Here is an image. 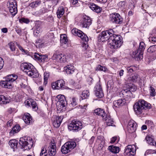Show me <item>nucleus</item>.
Returning a JSON list of instances; mask_svg holds the SVG:
<instances>
[{"mask_svg": "<svg viewBox=\"0 0 156 156\" xmlns=\"http://www.w3.org/2000/svg\"><path fill=\"white\" fill-rule=\"evenodd\" d=\"M68 41L66 35L65 34L62 35L60 36V42L63 45V44H65Z\"/></svg>", "mask_w": 156, "mask_h": 156, "instance_id": "obj_37", "label": "nucleus"}, {"mask_svg": "<svg viewBox=\"0 0 156 156\" xmlns=\"http://www.w3.org/2000/svg\"><path fill=\"white\" fill-rule=\"evenodd\" d=\"M56 146L54 143L51 142L48 148V152L50 156H54L56 153Z\"/></svg>", "mask_w": 156, "mask_h": 156, "instance_id": "obj_20", "label": "nucleus"}, {"mask_svg": "<svg viewBox=\"0 0 156 156\" xmlns=\"http://www.w3.org/2000/svg\"><path fill=\"white\" fill-rule=\"evenodd\" d=\"M31 105L34 111H37L38 109V107L37 104L35 101L33 99L32 101Z\"/></svg>", "mask_w": 156, "mask_h": 156, "instance_id": "obj_46", "label": "nucleus"}, {"mask_svg": "<svg viewBox=\"0 0 156 156\" xmlns=\"http://www.w3.org/2000/svg\"><path fill=\"white\" fill-rule=\"evenodd\" d=\"M127 69L128 72L131 73L135 70V67L134 66L128 67L127 68Z\"/></svg>", "mask_w": 156, "mask_h": 156, "instance_id": "obj_53", "label": "nucleus"}, {"mask_svg": "<svg viewBox=\"0 0 156 156\" xmlns=\"http://www.w3.org/2000/svg\"><path fill=\"white\" fill-rule=\"evenodd\" d=\"M90 95L89 92L88 90H84L83 91L81 97L82 99H87Z\"/></svg>", "mask_w": 156, "mask_h": 156, "instance_id": "obj_39", "label": "nucleus"}, {"mask_svg": "<svg viewBox=\"0 0 156 156\" xmlns=\"http://www.w3.org/2000/svg\"><path fill=\"white\" fill-rule=\"evenodd\" d=\"M45 9L44 8H43L40 9L39 11H36L35 12V15L37 16H40V15L45 12Z\"/></svg>", "mask_w": 156, "mask_h": 156, "instance_id": "obj_49", "label": "nucleus"}, {"mask_svg": "<svg viewBox=\"0 0 156 156\" xmlns=\"http://www.w3.org/2000/svg\"><path fill=\"white\" fill-rule=\"evenodd\" d=\"M19 144L25 149L29 150L33 146V140L29 136H24L20 139Z\"/></svg>", "mask_w": 156, "mask_h": 156, "instance_id": "obj_4", "label": "nucleus"}, {"mask_svg": "<svg viewBox=\"0 0 156 156\" xmlns=\"http://www.w3.org/2000/svg\"><path fill=\"white\" fill-rule=\"evenodd\" d=\"M64 12V9L63 7H59L57 10V14L58 18H60L63 15Z\"/></svg>", "mask_w": 156, "mask_h": 156, "instance_id": "obj_34", "label": "nucleus"}, {"mask_svg": "<svg viewBox=\"0 0 156 156\" xmlns=\"http://www.w3.org/2000/svg\"><path fill=\"white\" fill-rule=\"evenodd\" d=\"M119 8L121 9H123L126 7V5L125 1L120 2L118 4Z\"/></svg>", "mask_w": 156, "mask_h": 156, "instance_id": "obj_42", "label": "nucleus"}, {"mask_svg": "<svg viewBox=\"0 0 156 156\" xmlns=\"http://www.w3.org/2000/svg\"><path fill=\"white\" fill-rule=\"evenodd\" d=\"M108 149L110 151L114 153H118L119 152V148L114 145H111L108 147Z\"/></svg>", "mask_w": 156, "mask_h": 156, "instance_id": "obj_32", "label": "nucleus"}, {"mask_svg": "<svg viewBox=\"0 0 156 156\" xmlns=\"http://www.w3.org/2000/svg\"><path fill=\"white\" fill-rule=\"evenodd\" d=\"M32 101H33V99H31L27 100L25 102V105L27 106H30Z\"/></svg>", "mask_w": 156, "mask_h": 156, "instance_id": "obj_56", "label": "nucleus"}, {"mask_svg": "<svg viewBox=\"0 0 156 156\" xmlns=\"http://www.w3.org/2000/svg\"><path fill=\"white\" fill-rule=\"evenodd\" d=\"M117 139V137L114 136L112 137L110 141V143L111 144L115 142Z\"/></svg>", "mask_w": 156, "mask_h": 156, "instance_id": "obj_61", "label": "nucleus"}, {"mask_svg": "<svg viewBox=\"0 0 156 156\" xmlns=\"http://www.w3.org/2000/svg\"><path fill=\"white\" fill-rule=\"evenodd\" d=\"M19 21L21 23H28L30 22V21L28 19L24 18H22L20 19Z\"/></svg>", "mask_w": 156, "mask_h": 156, "instance_id": "obj_52", "label": "nucleus"}, {"mask_svg": "<svg viewBox=\"0 0 156 156\" xmlns=\"http://www.w3.org/2000/svg\"><path fill=\"white\" fill-rule=\"evenodd\" d=\"M110 20L112 22L117 24H121L123 21L122 17L117 13L112 14L110 15Z\"/></svg>", "mask_w": 156, "mask_h": 156, "instance_id": "obj_12", "label": "nucleus"}, {"mask_svg": "<svg viewBox=\"0 0 156 156\" xmlns=\"http://www.w3.org/2000/svg\"><path fill=\"white\" fill-rule=\"evenodd\" d=\"M156 51V45H152L150 46L147 49L148 52L152 53L155 52Z\"/></svg>", "mask_w": 156, "mask_h": 156, "instance_id": "obj_45", "label": "nucleus"}, {"mask_svg": "<svg viewBox=\"0 0 156 156\" xmlns=\"http://www.w3.org/2000/svg\"><path fill=\"white\" fill-rule=\"evenodd\" d=\"M57 101L56 105L57 107L59 108L60 109L65 107L66 104V102L65 96L62 95H58L57 96Z\"/></svg>", "mask_w": 156, "mask_h": 156, "instance_id": "obj_10", "label": "nucleus"}, {"mask_svg": "<svg viewBox=\"0 0 156 156\" xmlns=\"http://www.w3.org/2000/svg\"><path fill=\"white\" fill-rule=\"evenodd\" d=\"M51 87L53 90H64L66 89L65 82L62 79L58 80L51 83Z\"/></svg>", "mask_w": 156, "mask_h": 156, "instance_id": "obj_9", "label": "nucleus"}, {"mask_svg": "<svg viewBox=\"0 0 156 156\" xmlns=\"http://www.w3.org/2000/svg\"><path fill=\"white\" fill-rule=\"evenodd\" d=\"M125 101L124 99H120L114 101L113 102V105L116 107H119L123 106L125 104Z\"/></svg>", "mask_w": 156, "mask_h": 156, "instance_id": "obj_28", "label": "nucleus"}, {"mask_svg": "<svg viewBox=\"0 0 156 156\" xmlns=\"http://www.w3.org/2000/svg\"><path fill=\"white\" fill-rule=\"evenodd\" d=\"M63 118L62 116L55 117V120L53 122V125L55 127L57 128L60 126Z\"/></svg>", "mask_w": 156, "mask_h": 156, "instance_id": "obj_23", "label": "nucleus"}, {"mask_svg": "<svg viewBox=\"0 0 156 156\" xmlns=\"http://www.w3.org/2000/svg\"><path fill=\"white\" fill-rule=\"evenodd\" d=\"M18 48L22 52H24V53L26 54H29V52L27 50H25L21 47V46L19 45L18 46Z\"/></svg>", "mask_w": 156, "mask_h": 156, "instance_id": "obj_57", "label": "nucleus"}, {"mask_svg": "<svg viewBox=\"0 0 156 156\" xmlns=\"http://www.w3.org/2000/svg\"><path fill=\"white\" fill-rule=\"evenodd\" d=\"M20 129V127L18 125L15 126L12 128L10 132V134L11 136H13L15 134L18 133Z\"/></svg>", "mask_w": 156, "mask_h": 156, "instance_id": "obj_30", "label": "nucleus"}, {"mask_svg": "<svg viewBox=\"0 0 156 156\" xmlns=\"http://www.w3.org/2000/svg\"><path fill=\"white\" fill-rule=\"evenodd\" d=\"M23 120L26 124L29 125L33 122V120L31 116L28 113H25L23 117Z\"/></svg>", "mask_w": 156, "mask_h": 156, "instance_id": "obj_24", "label": "nucleus"}, {"mask_svg": "<svg viewBox=\"0 0 156 156\" xmlns=\"http://www.w3.org/2000/svg\"><path fill=\"white\" fill-rule=\"evenodd\" d=\"M88 6L92 10L97 13H99L101 11V8L94 3H90Z\"/></svg>", "mask_w": 156, "mask_h": 156, "instance_id": "obj_26", "label": "nucleus"}, {"mask_svg": "<svg viewBox=\"0 0 156 156\" xmlns=\"http://www.w3.org/2000/svg\"><path fill=\"white\" fill-rule=\"evenodd\" d=\"M9 45L11 51H13L16 50V47L14 42H10L9 44Z\"/></svg>", "mask_w": 156, "mask_h": 156, "instance_id": "obj_48", "label": "nucleus"}, {"mask_svg": "<svg viewBox=\"0 0 156 156\" xmlns=\"http://www.w3.org/2000/svg\"><path fill=\"white\" fill-rule=\"evenodd\" d=\"M18 76L15 74L8 75L5 76V80L1 81L0 85L2 87L10 89L13 87V83L16 82V80Z\"/></svg>", "mask_w": 156, "mask_h": 156, "instance_id": "obj_3", "label": "nucleus"}, {"mask_svg": "<svg viewBox=\"0 0 156 156\" xmlns=\"http://www.w3.org/2000/svg\"><path fill=\"white\" fill-rule=\"evenodd\" d=\"M65 70L68 74H70L73 73L74 71V67L72 65H68L66 67H64Z\"/></svg>", "mask_w": 156, "mask_h": 156, "instance_id": "obj_29", "label": "nucleus"}, {"mask_svg": "<svg viewBox=\"0 0 156 156\" xmlns=\"http://www.w3.org/2000/svg\"><path fill=\"white\" fill-rule=\"evenodd\" d=\"M52 58L53 60L59 61L61 62H64L66 61V57L64 54L57 51L55 52Z\"/></svg>", "mask_w": 156, "mask_h": 156, "instance_id": "obj_13", "label": "nucleus"}, {"mask_svg": "<svg viewBox=\"0 0 156 156\" xmlns=\"http://www.w3.org/2000/svg\"><path fill=\"white\" fill-rule=\"evenodd\" d=\"M4 65V61L3 58L0 57V70L2 69Z\"/></svg>", "mask_w": 156, "mask_h": 156, "instance_id": "obj_59", "label": "nucleus"}, {"mask_svg": "<svg viewBox=\"0 0 156 156\" xmlns=\"http://www.w3.org/2000/svg\"><path fill=\"white\" fill-rule=\"evenodd\" d=\"M66 144H65L61 147V151L63 154H66L71 151L66 146Z\"/></svg>", "mask_w": 156, "mask_h": 156, "instance_id": "obj_38", "label": "nucleus"}, {"mask_svg": "<svg viewBox=\"0 0 156 156\" xmlns=\"http://www.w3.org/2000/svg\"><path fill=\"white\" fill-rule=\"evenodd\" d=\"M42 31L41 22L40 21H37L34 27L33 33L35 36H37L38 34Z\"/></svg>", "mask_w": 156, "mask_h": 156, "instance_id": "obj_15", "label": "nucleus"}, {"mask_svg": "<svg viewBox=\"0 0 156 156\" xmlns=\"http://www.w3.org/2000/svg\"><path fill=\"white\" fill-rule=\"evenodd\" d=\"M49 74L48 73H44V83L45 85L47 83L48 80L49 78Z\"/></svg>", "mask_w": 156, "mask_h": 156, "instance_id": "obj_47", "label": "nucleus"}, {"mask_svg": "<svg viewBox=\"0 0 156 156\" xmlns=\"http://www.w3.org/2000/svg\"><path fill=\"white\" fill-rule=\"evenodd\" d=\"M32 58L36 60L39 62H44L46 61L48 59V56L45 55H40L37 53H35L32 55Z\"/></svg>", "mask_w": 156, "mask_h": 156, "instance_id": "obj_18", "label": "nucleus"}, {"mask_svg": "<svg viewBox=\"0 0 156 156\" xmlns=\"http://www.w3.org/2000/svg\"><path fill=\"white\" fill-rule=\"evenodd\" d=\"M65 144H67L66 146L70 151L74 149L76 146V143L73 141H68L65 143Z\"/></svg>", "mask_w": 156, "mask_h": 156, "instance_id": "obj_31", "label": "nucleus"}, {"mask_svg": "<svg viewBox=\"0 0 156 156\" xmlns=\"http://www.w3.org/2000/svg\"><path fill=\"white\" fill-rule=\"evenodd\" d=\"M28 76L33 78H38L39 80H41V76L39 74L37 71L36 69L34 66L33 68H31L30 70L26 73Z\"/></svg>", "mask_w": 156, "mask_h": 156, "instance_id": "obj_16", "label": "nucleus"}, {"mask_svg": "<svg viewBox=\"0 0 156 156\" xmlns=\"http://www.w3.org/2000/svg\"><path fill=\"white\" fill-rule=\"evenodd\" d=\"M10 100L4 95H0V104H5L9 102Z\"/></svg>", "mask_w": 156, "mask_h": 156, "instance_id": "obj_33", "label": "nucleus"}, {"mask_svg": "<svg viewBox=\"0 0 156 156\" xmlns=\"http://www.w3.org/2000/svg\"><path fill=\"white\" fill-rule=\"evenodd\" d=\"M105 143V141H102L101 143L99 144V149H101L103 147V145Z\"/></svg>", "mask_w": 156, "mask_h": 156, "instance_id": "obj_64", "label": "nucleus"}, {"mask_svg": "<svg viewBox=\"0 0 156 156\" xmlns=\"http://www.w3.org/2000/svg\"><path fill=\"white\" fill-rule=\"evenodd\" d=\"M150 95L152 96H154L155 95V90L153 87L151 86L150 87Z\"/></svg>", "mask_w": 156, "mask_h": 156, "instance_id": "obj_54", "label": "nucleus"}, {"mask_svg": "<svg viewBox=\"0 0 156 156\" xmlns=\"http://www.w3.org/2000/svg\"><path fill=\"white\" fill-rule=\"evenodd\" d=\"M137 125L136 123L133 120H130L128 122L127 126L128 132L130 133L135 132L136 130Z\"/></svg>", "mask_w": 156, "mask_h": 156, "instance_id": "obj_17", "label": "nucleus"}, {"mask_svg": "<svg viewBox=\"0 0 156 156\" xmlns=\"http://www.w3.org/2000/svg\"><path fill=\"white\" fill-rule=\"evenodd\" d=\"M77 99L75 98H73L71 101V105L73 106H74L77 105Z\"/></svg>", "mask_w": 156, "mask_h": 156, "instance_id": "obj_55", "label": "nucleus"}, {"mask_svg": "<svg viewBox=\"0 0 156 156\" xmlns=\"http://www.w3.org/2000/svg\"><path fill=\"white\" fill-rule=\"evenodd\" d=\"M7 6L11 14L14 16L17 12V5L15 0H9L7 2Z\"/></svg>", "mask_w": 156, "mask_h": 156, "instance_id": "obj_8", "label": "nucleus"}, {"mask_svg": "<svg viewBox=\"0 0 156 156\" xmlns=\"http://www.w3.org/2000/svg\"><path fill=\"white\" fill-rule=\"evenodd\" d=\"M18 144V141L15 139L11 140L9 142V146L13 149L16 148Z\"/></svg>", "mask_w": 156, "mask_h": 156, "instance_id": "obj_35", "label": "nucleus"}, {"mask_svg": "<svg viewBox=\"0 0 156 156\" xmlns=\"http://www.w3.org/2000/svg\"><path fill=\"white\" fill-rule=\"evenodd\" d=\"M83 127L82 122L77 120H73L68 126V128L70 130L77 132L80 130Z\"/></svg>", "mask_w": 156, "mask_h": 156, "instance_id": "obj_6", "label": "nucleus"}, {"mask_svg": "<svg viewBox=\"0 0 156 156\" xmlns=\"http://www.w3.org/2000/svg\"><path fill=\"white\" fill-rule=\"evenodd\" d=\"M137 89L136 86L133 83H129L126 89L122 90L120 94H122L123 97L125 98L126 96L130 97L132 92H135Z\"/></svg>", "mask_w": 156, "mask_h": 156, "instance_id": "obj_7", "label": "nucleus"}, {"mask_svg": "<svg viewBox=\"0 0 156 156\" xmlns=\"http://www.w3.org/2000/svg\"><path fill=\"white\" fill-rule=\"evenodd\" d=\"M132 57L133 58H136L137 60H140L143 58V53L140 51H139L138 50L133 52L132 55Z\"/></svg>", "mask_w": 156, "mask_h": 156, "instance_id": "obj_22", "label": "nucleus"}, {"mask_svg": "<svg viewBox=\"0 0 156 156\" xmlns=\"http://www.w3.org/2000/svg\"><path fill=\"white\" fill-rule=\"evenodd\" d=\"M149 41L152 43L156 42V37H150L149 38Z\"/></svg>", "mask_w": 156, "mask_h": 156, "instance_id": "obj_60", "label": "nucleus"}, {"mask_svg": "<svg viewBox=\"0 0 156 156\" xmlns=\"http://www.w3.org/2000/svg\"><path fill=\"white\" fill-rule=\"evenodd\" d=\"M18 48L22 52H24V53L26 54H29V52L27 50H25L21 47V46L19 45L18 46Z\"/></svg>", "mask_w": 156, "mask_h": 156, "instance_id": "obj_58", "label": "nucleus"}, {"mask_svg": "<svg viewBox=\"0 0 156 156\" xmlns=\"http://www.w3.org/2000/svg\"><path fill=\"white\" fill-rule=\"evenodd\" d=\"M34 66L31 63H24L21 65V69L25 73L28 72L29 70L33 68Z\"/></svg>", "mask_w": 156, "mask_h": 156, "instance_id": "obj_21", "label": "nucleus"}, {"mask_svg": "<svg viewBox=\"0 0 156 156\" xmlns=\"http://www.w3.org/2000/svg\"><path fill=\"white\" fill-rule=\"evenodd\" d=\"M145 140L147 142L151 145L154 146L156 145V143L154 141L153 139L150 136H147L145 137Z\"/></svg>", "mask_w": 156, "mask_h": 156, "instance_id": "obj_36", "label": "nucleus"}, {"mask_svg": "<svg viewBox=\"0 0 156 156\" xmlns=\"http://www.w3.org/2000/svg\"><path fill=\"white\" fill-rule=\"evenodd\" d=\"M47 20L51 22H52L53 21V18L52 16H48L47 18Z\"/></svg>", "mask_w": 156, "mask_h": 156, "instance_id": "obj_62", "label": "nucleus"}, {"mask_svg": "<svg viewBox=\"0 0 156 156\" xmlns=\"http://www.w3.org/2000/svg\"><path fill=\"white\" fill-rule=\"evenodd\" d=\"M95 88V89L94 91L96 96L98 98H102L104 96V94L101 87L100 80L97 83Z\"/></svg>", "mask_w": 156, "mask_h": 156, "instance_id": "obj_11", "label": "nucleus"}, {"mask_svg": "<svg viewBox=\"0 0 156 156\" xmlns=\"http://www.w3.org/2000/svg\"><path fill=\"white\" fill-rule=\"evenodd\" d=\"M156 154V150L149 149L147 150L145 153V155H148L150 154Z\"/></svg>", "mask_w": 156, "mask_h": 156, "instance_id": "obj_51", "label": "nucleus"}, {"mask_svg": "<svg viewBox=\"0 0 156 156\" xmlns=\"http://www.w3.org/2000/svg\"><path fill=\"white\" fill-rule=\"evenodd\" d=\"M94 113L96 115L101 116L103 119V118L105 117L107 115L104 110L100 108H97L94 110Z\"/></svg>", "mask_w": 156, "mask_h": 156, "instance_id": "obj_25", "label": "nucleus"}, {"mask_svg": "<svg viewBox=\"0 0 156 156\" xmlns=\"http://www.w3.org/2000/svg\"><path fill=\"white\" fill-rule=\"evenodd\" d=\"M145 48V44L143 42L140 43L139 45V47L138 49L139 51H140L143 53V51Z\"/></svg>", "mask_w": 156, "mask_h": 156, "instance_id": "obj_44", "label": "nucleus"}, {"mask_svg": "<svg viewBox=\"0 0 156 156\" xmlns=\"http://www.w3.org/2000/svg\"><path fill=\"white\" fill-rule=\"evenodd\" d=\"M151 108V104L143 99L136 101L133 105L134 112L137 115L141 114L145 110Z\"/></svg>", "mask_w": 156, "mask_h": 156, "instance_id": "obj_2", "label": "nucleus"}, {"mask_svg": "<svg viewBox=\"0 0 156 156\" xmlns=\"http://www.w3.org/2000/svg\"><path fill=\"white\" fill-rule=\"evenodd\" d=\"M40 3L41 2L39 1H35L30 4L29 6L32 8H34L38 6Z\"/></svg>", "mask_w": 156, "mask_h": 156, "instance_id": "obj_43", "label": "nucleus"}, {"mask_svg": "<svg viewBox=\"0 0 156 156\" xmlns=\"http://www.w3.org/2000/svg\"><path fill=\"white\" fill-rule=\"evenodd\" d=\"M95 139V137L92 136L91 137V139L89 140V143L90 144H92L93 143Z\"/></svg>", "mask_w": 156, "mask_h": 156, "instance_id": "obj_63", "label": "nucleus"}, {"mask_svg": "<svg viewBox=\"0 0 156 156\" xmlns=\"http://www.w3.org/2000/svg\"><path fill=\"white\" fill-rule=\"evenodd\" d=\"M81 23L83 27L87 28L91 24V20L90 18L88 16H84L83 19L81 20Z\"/></svg>", "mask_w": 156, "mask_h": 156, "instance_id": "obj_19", "label": "nucleus"}, {"mask_svg": "<svg viewBox=\"0 0 156 156\" xmlns=\"http://www.w3.org/2000/svg\"><path fill=\"white\" fill-rule=\"evenodd\" d=\"M96 70L103 71L106 72L108 71L107 69L104 66H101L100 65H98L96 68Z\"/></svg>", "mask_w": 156, "mask_h": 156, "instance_id": "obj_41", "label": "nucleus"}, {"mask_svg": "<svg viewBox=\"0 0 156 156\" xmlns=\"http://www.w3.org/2000/svg\"><path fill=\"white\" fill-rule=\"evenodd\" d=\"M113 34L112 29L102 31L99 34L98 39L102 42L108 40L109 46L112 48L116 49L121 47L123 41L121 36Z\"/></svg>", "mask_w": 156, "mask_h": 156, "instance_id": "obj_1", "label": "nucleus"}, {"mask_svg": "<svg viewBox=\"0 0 156 156\" xmlns=\"http://www.w3.org/2000/svg\"><path fill=\"white\" fill-rule=\"evenodd\" d=\"M136 151L135 145H128L125 148L124 153L130 156H133L135 154Z\"/></svg>", "mask_w": 156, "mask_h": 156, "instance_id": "obj_14", "label": "nucleus"}, {"mask_svg": "<svg viewBox=\"0 0 156 156\" xmlns=\"http://www.w3.org/2000/svg\"><path fill=\"white\" fill-rule=\"evenodd\" d=\"M71 32L73 34L77 35L81 38L83 43L84 44L83 45V47L85 49H86L88 46L87 43L88 41V38L87 35L84 34L81 31L76 28L73 29Z\"/></svg>", "mask_w": 156, "mask_h": 156, "instance_id": "obj_5", "label": "nucleus"}, {"mask_svg": "<svg viewBox=\"0 0 156 156\" xmlns=\"http://www.w3.org/2000/svg\"><path fill=\"white\" fill-rule=\"evenodd\" d=\"M40 156H47V150L44 147H42V148Z\"/></svg>", "mask_w": 156, "mask_h": 156, "instance_id": "obj_50", "label": "nucleus"}, {"mask_svg": "<svg viewBox=\"0 0 156 156\" xmlns=\"http://www.w3.org/2000/svg\"><path fill=\"white\" fill-rule=\"evenodd\" d=\"M139 76L138 74L135 73L131 77L129 78L128 79L129 80L132 81L133 82H136L139 77Z\"/></svg>", "mask_w": 156, "mask_h": 156, "instance_id": "obj_40", "label": "nucleus"}, {"mask_svg": "<svg viewBox=\"0 0 156 156\" xmlns=\"http://www.w3.org/2000/svg\"><path fill=\"white\" fill-rule=\"evenodd\" d=\"M103 119L106 121L107 126H115L114 125V122L113 119L111 118L109 114H107L105 117L103 118Z\"/></svg>", "mask_w": 156, "mask_h": 156, "instance_id": "obj_27", "label": "nucleus"}]
</instances>
